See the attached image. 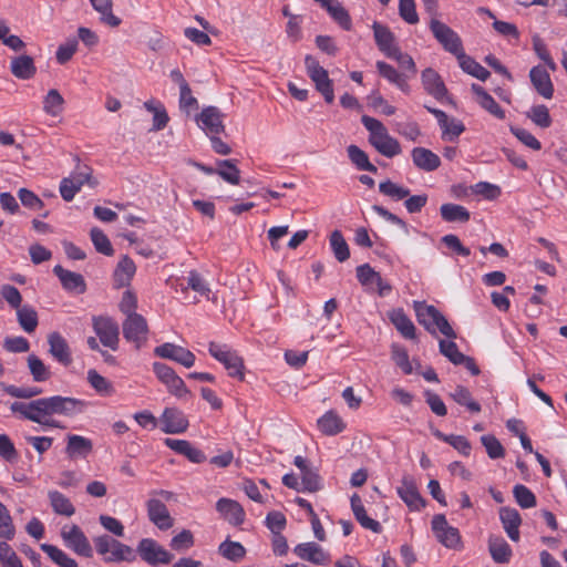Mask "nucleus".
Masks as SVG:
<instances>
[{"label":"nucleus","mask_w":567,"mask_h":567,"mask_svg":"<svg viewBox=\"0 0 567 567\" xmlns=\"http://www.w3.org/2000/svg\"><path fill=\"white\" fill-rule=\"evenodd\" d=\"M421 1L424 6L425 12L432 17L429 28L433 37L446 52L457 58L464 51L462 39L452 28L436 19L439 0Z\"/></svg>","instance_id":"obj_1"},{"label":"nucleus","mask_w":567,"mask_h":567,"mask_svg":"<svg viewBox=\"0 0 567 567\" xmlns=\"http://www.w3.org/2000/svg\"><path fill=\"white\" fill-rule=\"evenodd\" d=\"M361 123L369 132V143L383 156L392 158L401 153L399 141L392 137L384 124L369 115L361 117Z\"/></svg>","instance_id":"obj_2"},{"label":"nucleus","mask_w":567,"mask_h":567,"mask_svg":"<svg viewBox=\"0 0 567 567\" xmlns=\"http://www.w3.org/2000/svg\"><path fill=\"white\" fill-rule=\"evenodd\" d=\"M69 403H71V398L60 395L33 400L31 421L44 426L56 427L59 424L53 417L66 414Z\"/></svg>","instance_id":"obj_3"},{"label":"nucleus","mask_w":567,"mask_h":567,"mask_svg":"<svg viewBox=\"0 0 567 567\" xmlns=\"http://www.w3.org/2000/svg\"><path fill=\"white\" fill-rule=\"evenodd\" d=\"M97 554L104 557L105 563L133 561L136 558L135 551L110 535H102L94 539Z\"/></svg>","instance_id":"obj_4"},{"label":"nucleus","mask_w":567,"mask_h":567,"mask_svg":"<svg viewBox=\"0 0 567 567\" xmlns=\"http://www.w3.org/2000/svg\"><path fill=\"white\" fill-rule=\"evenodd\" d=\"M208 352L214 359L224 365L229 377L236 378L240 381L244 380V360L235 350H231L227 344H219L212 341L208 344Z\"/></svg>","instance_id":"obj_5"},{"label":"nucleus","mask_w":567,"mask_h":567,"mask_svg":"<svg viewBox=\"0 0 567 567\" xmlns=\"http://www.w3.org/2000/svg\"><path fill=\"white\" fill-rule=\"evenodd\" d=\"M305 66L308 76L315 83L316 90L323 96L326 103H333V82L329 79L328 71L310 54L305 58Z\"/></svg>","instance_id":"obj_6"},{"label":"nucleus","mask_w":567,"mask_h":567,"mask_svg":"<svg viewBox=\"0 0 567 567\" xmlns=\"http://www.w3.org/2000/svg\"><path fill=\"white\" fill-rule=\"evenodd\" d=\"M432 532L440 544L449 549L458 550L462 548L460 530L451 526L444 514H436L431 522Z\"/></svg>","instance_id":"obj_7"},{"label":"nucleus","mask_w":567,"mask_h":567,"mask_svg":"<svg viewBox=\"0 0 567 567\" xmlns=\"http://www.w3.org/2000/svg\"><path fill=\"white\" fill-rule=\"evenodd\" d=\"M122 332L127 342L134 343L136 349H141V347L147 341V321L140 313L131 315L124 319L122 323Z\"/></svg>","instance_id":"obj_8"},{"label":"nucleus","mask_w":567,"mask_h":567,"mask_svg":"<svg viewBox=\"0 0 567 567\" xmlns=\"http://www.w3.org/2000/svg\"><path fill=\"white\" fill-rule=\"evenodd\" d=\"M93 328L100 342L113 351L118 349L120 327L115 320L109 317H97L93 319Z\"/></svg>","instance_id":"obj_9"},{"label":"nucleus","mask_w":567,"mask_h":567,"mask_svg":"<svg viewBox=\"0 0 567 567\" xmlns=\"http://www.w3.org/2000/svg\"><path fill=\"white\" fill-rule=\"evenodd\" d=\"M225 115L217 106H205L196 116L195 122L207 136L218 135L225 131Z\"/></svg>","instance_id":"obj_10"},{"label":"nucleus","mask_w":567,"mask_h":567,"mask_svg":"<svg viewBox=\"0 0 567 567\" xmlns=\"http://www.w3.org/2000/svg\"><path fill=\"white\" fill-rule=\"evenodd\" d=\"M141 558L151 566L169 564L174 556L152 538H143L137 545Z\"/></svg>","instance_id":"obj_11"},{"label":"nucleus","mask_w":567,"mask_h":567,"mask_svg":"<svg viewBox=\"0 0 567 567\" xmlns=\"http://www.w3.org/2000/svg\"><path fill=\"white\" fill-rule=\"evenodd\" d=\"M396 493L411 512H420L426 505L417 489L415 480L409 474L403 475L401 484L396 487Z\"/></svg>","instance_id":"obj_12"},{"label":"nucleus","mask_w":567,"mask_h":567,"mask_svg":"<svg viewBox=\"0 0 567 567\" xmlns=\"http://www.w3.org/2000/svg\"><path fill=\"white\" fill-rule=\"evenodd\" d=\"M154 354L163 359L175 361L185 368H192L196 360L192 351L171 342L157 346L154 349Z\"/></svg>","instance_id":"obj_13"},{"label":"nucleus","mask_w":567,"mask_h":567,"mask_svg":"<svg viewBox=\"0 0 567 567\" xmlns=\"http://www.w3.org/2000/svg\"><path fill=\"white\" fill-rule=\"evenodd\" d=\"M161 430L166 434H181L188 429L186 415L176 408H166L159 417Z\"/></svg>","instance_id":"obj_14"},{"label":"nucleus","mask_w":567,"mask_h":567,"mask_svg":"<svg viewBox=\"0 0 567 567\" xmlns=\"http://www.w3.org/2000/svg\"><path fill=\"white\" fill-rule=\"evenodd\" d=\"M293 553L300 559L319 566H326L331 560L330 554L315 542L298 544L295 546Z\"/></svg>","instance_id":"obj_15"},{"label":"nucleus","mask_w":567,"mask_h":567,"mask_svg":"<svg viewBox=\"0 0 567 567\" xmlns=\"http://www.w3.org/2000/svg\"><path fill=\"white\" fill-rule=\"evenodd\" d=\"M75 166L73 167V197L86 186L89 189H95L100 182L96 176L93 175V169L80 162L78 157L73 156Z\"/></svg>","instance_id":"obj_16"},{"label":"nucleus","mask_w":567,"mask_h":567,"mask_svg":"<svg viewBox=\"0 0 567 567\" xmlns=\"http://www.w3.org/2000/svg\"><path fill=\"white\" fill-rule=\"evenodd\" d=\"M148 519L161 530H167L174 525L166 505L157 499L150 498L146 503Z\"/></svg>","instance_id":"obj_17"},{"label":"nucleus","mask_w":567,"mask_h":567,"mask_svg":"<svg viewBox=\"0 0 567 567\" xmlns=\"http://www.w3.org/2000/svg\"><path fill=\"white\" fill-rule=\"evenodd\" d=\"M216 511L233 526H239L245 522V511L237 501L221 497L216 503Z\"/></svg>","instance_id":"obj_18"},{"label":"nucleus","mask_w":567,"mask_h":567,"mask_svg":"<svg viewBox=\"0 0 567 567\" xmlns=\"http://www.w3.org/2000/svg\"><path fill=\"white\" fill-rule=\"evenodd\" d=\"M421 81L426 93L432 95L435 100L441 102L447 95V89L441 75L434 69L426 68L423 70Z\"/></svg>","instance_id":"obj_19"},{"label":"nucleus","mask_w":567,"mask_h":567,"mask_svg":"<svg viewBox=\"0 0 567 567\" xmlns=\"http://www.w3.org/2000/svg\"><path fill=\"white\" fill-rule=\"evenodd\" d=\"M324 9L331 19L346 31L352 28V20L348 10L342 6L339 0H313Z\"/></svg>","instance_id":"obj_20"},{"label":"nucleus","mask_w":567,"mask_h":567,"mask_svg":"<svg viewBox=\"0 0 567 567\" xmlns=\"http://www.w3.org/2000/svg\"><path fill=\"white\" fill-rule=\"evenodd\" d=\"M164 444L174 452L187 457L192 463L200 464L206 461L204 452L195 447L189 441L167 437L164 440Z\"/></svg>","instance_id":"obj_21"},{"label":"nucleus","mask_w":567,"mask_h":567,"mask_svg":"<svg viewBox=\"0 0 567 567\" xmlns=\"http://www.w3.org/2000/svg\"><path fill=\"white\" fill-rule=\"evenodd\" d=\"M372 29L377 47L388 58L393 55V53H395L400 49L395 43L394 34L388 27L374 21L372 24Z\"/></svg>","instance_id":"obj_22"},{"label":"nucleus","mask_w":567,"mask_h":567,"mask_svg":"<svg viewBox=\"0 0 567 567\" xmlns=\"http://www.w3.org/2000/svg\"><path fill=\"white\" fill-rule=\"evenodd\" d=\"M375 66L379 74L390 83L394 84L400 91L405 94L411 92V86L408 83V74L399 72L394 66L384 61H378Z\"/></svg>","instance_id":"obj_23"},{"label":"nucleus","mask_w":567,"mask_h":567,"mask_svg":"<svg viewBox=\"0 0 567 567\" xmlns=\"http://www.w3.org/2000/svg\"><path fill=\"white\" fill-rule=\"evenodd\" d=\"M530 82L536 92L545 97L551 99L554 95V85L549 73L540 65L533 66L529 71Z\"/></svg>","instance_id":"obj_24"},{"label":"nucleus","mask_w":567,"mask_h":567,"mask_svg":"<svg viewBox=\"0 0 567 567\" xmlns=\"http://www.w3.org/2000/svg\"><path fill=\"white\" fill-rule=\"evenodd\" d=\"M350 503L354 518L363 528L369 529L375 534H380L382 532L381 524L378 520L368 516L361 497L358 494H353L351 496Z\"/></svg>","instance_id":"obj_25"},{"label":"nucleus","mask_w":567,"mask_h":567,"mask_svg":"<svg viewBox=\"0 0 567 567\" xmlns=\"http://www.w3.org/2000/svg\"><path fill=\"white\" fill-rule=\"evenodd\" d=\"M471 90L476 95V101L483 110L498 120L505 118V111L483 86L473 83Z\"/></svg>","instance_id":"obj_26"},{"label":"nucleus","mask_w":567,"mask_h":567,"mask_svg":"<svg viewBox=\"0 0 567 567\" xmlns=\"http://www.w3.org/2000/svg\"><path fill=\"white\" fill-rule=\"evenodd\" d=\"M411 157L413 164L424 172H433L441 165L440 157L434 152L425 147H414L411 151Z\"/></svg>","instance_id":"obj_27"},{"label":"nucleus","mask_w":567,"mask_h":567,"mask_svg":"<svg viewBox=\"0 0 567 567\" xmlns=\"http://www.w3.org/2000/svg\"><path fill=\"white\" fill-rule=\"evenodd\" d=\"M415 315L417 322L422 324L431 334H435L434 322L437 321L441 316V311L426 302L416 301L414 303Z\"/></svg>","instance_id":"obj_28"},{"label":"nucleus","mask_w":567,"mask_h":567,"mask_svg":"<svg viewBox=\"0 0 567 567\" xmlns=\"http://www.w3.org/2000/svg\"><path fill=\"white\" fill-rule=\"evenodd\" d=\"M499 519L503 524V527L507 536L513 542H518L519 526L522 524V518L518 511L512 507H502L499 509Z\"/></svg>","instance_id":"obj_29"},{"label":"nucleus","mask_w":567,"mask_h":567,"mask_svg":"<svg viewBox=\"0 0 567 567\" xmlns=\"http://www.w3.org/2000/svg\"><path fill=\"white\" fill-rule=\"evenodd\" d=\"M318 429L320 432L327 436H334L346 430V423L339 416V414L329 410L323 415H321L317 421Z\"/></svg>","instance_id":"obj_30"},{"label":"nucleus","mask_w":567,"mask_h":567,"mask_svg":"<svg viewBox=\"0 0 567 567\" xmlns=\"http://www.w3.org/2000/svg\"><path fill=\"white\" fill-rule=\"evenodd\" d=\"M51 355L60 363L68 365L70 363L69 344L58 332H52L48 337Z\"/></svg>","instance_id":"obj_31"},{"label":"nucleus","mask_w":567,"mask_h":567,"mask_svg":"<svg viewBox=\"0 0 567 567\" xmlns=\"http://www.w3.org/2000/svg\"><path fill=\"white\" fill-rule=\"evenodd\" d=\"M10 70L16 78L21 80H29L33 78L37 72L33 59L24 54L11 61Z\"/></svg>","instance_id":"obj_32"},{"label":"nucleus","mask_w":567,"mask_h":567,"mask_svg":"<svg viewBox=\"0 0 567 567\" xmlns=\"http://www.w3.org/2000/svg\"><path fill=\"white\" fill-rule=\"evenodd\" d=\"M389 318L392 324L405 339L415 338V326L411 321V319L405 315L402 308L394 309L390 313Z\"/></svg>","instance_id":"obj_33"},{"label":"nucleus","mask_w":567,"mask_h":567,"mask_svg":"<svg viewBox=\"0 0 567 567\" xmlns=\"http://www.w3.org/2000/svg\"><path fill=\"white\" fill-rule=\"evenodd\" d=\"M136 267L134 261L128 256H123L118 261L113 277L117 287H125L130 284L135 275Z\"/></svg>","instance_id":"obj_34"},{"label":"nucleus","mask_w":567,"mask_h":567,"mask_svg":"<svg viewBox=\"0 0 567 567\" xmlns=\"http://www.w3.org/2000/svg\"><path fill=\"white\" fill-rule=\"evenodd\" d=\"M488 550L493 560L497 564H506L512 557V548L502 537H491L488 539Z\"/></svg>","instance_id":"obj_35"},{"label":"nucleus","mask_w":567,"mask_h":567,"mask_svg":"<svg viewBox=\"0 0 567 567\" xmlns=\"http://www.w3.org/2000/svg\"><path fill=\"white\" fill-rule=\"evenodd\" d=\"M461 69L478 79L480 81H486L491 75L489 71L475 61L472 56L467 55L464 51L456 58Z\"/></svg>","instance_id":"obj_36"},{"label":"nucleus","mask_w":567,"mask_h":567,"mask_svg":"<svg viewBox=\"0 0 567 567\" xmlns=\"http://www.w3.org/2000/svg\"><path fill=\"white\" fill-rule=\"evenodd\" d=\"M440 214L444 221L447 223H466L471 218L470 212L458 204H443L440 207Z\"/></svg>","instance_id":"obj_37"},{"label":"nucleus","mask_w":567,"mask_h":567,"mask_svg":"<svg viewBox=\"0 0 567 567\" xmlns=\"http://www.w3.org/2000/svg\"><path fill=\"white\" fill-rule=\"evenodd\" d=\"M348 157L353 165L360 171L377 173L378 167L373 165L368 157V154L359 146L351 144L347 147Z\"/></svg>","instance_id":"obj_38"},{"label":"nucleus","mask_w":567,"mask_h":567,"mask_svg":"<svg viewBox=\"0 0 567 567\" xmlns=\"http://www.w3.org/2000/svg\"><path fill=\"white\" fill-rule=\"evenodd\" d=\"M217 175L231 185H238L240 182V171L235 159H218L216 162Z\"/></svg>","instance_id":"obj_39"},{"label":"nucleus","mask_w":567,"mask_h":567,"mask_svg":"<svg viewBox=\"0 0 567 567\" xmlns=\"http://www.w3.org/2000/svg\"><path fill=\"white\" fill-rule=\"evenodd\" d=\"M434 435L440 441H443L450 444L453 449H455L463 456H470L472 451V445L470 441L463 435H454V434H445L441 431H435Z\"/></svg>","instance_id":"obj_40"},{"label":"nucleus","mask_w":567,"mask_h":567,"mask_svg":"<svg viewBox=\"0 0 567 567\" xmlns=\"http://www.w3.org/2000/svg\"><path fill=\"white\" fill-rule=\"evenodd\" d=\"M87 382L102 396H111L115 393L112 382L94 369L87 371Z\"/></svg>","instance_id":"obj_41"},{"label":"nucleus","mask_w":567,"mask_h":567,"mask_svg":"<svg viewBox=\"0 0 567 567\" xmlns=\"http://www.w3.org/2000/svg\"><path fill=\"white\" fill-rule=\"evenodd\" d=\"M450 396L472 413H478L482 410L481 404L473 399L470 390L463 385H457Z\"/></svg>","instance_id":"obj_42"},{"label":"nucleus","mask_w":567,"mask_h":567,"mask_svg":"<svg viewBox=\"0 0 567 567\" xmlns=\"http://www.w3.org/2000/svg\"><path fill=\"white\" fill-rule=\"evenodd\" d=\"M331 250L339 262H344L350 257L349 246L338 229L333 230L329 238Z\"/></svg>","instance_id":"obj_43"},{"label":"nucleus","mask_w":567,"mask_h":567,"mask_svg":"<svg viewBox=\"0 0 567 567\" xmlns=\"http://www.w3.org/2000/svg\"><path fill=\"white\" fill-rule=\"evenodd\" d=\"M27 363L33 381L44 382L51 378L50 368L34 353L28 355Z\"/></svg>","instance_id":"obj_44"},{"label":"nucleus","mask_w":567,"mask_h":567,"mask_svg":"<svg viewBox=\"0 0 567 567\" xmlns=\"http://www.w3.org/2000/svg\"><path fill=\"white\" fill-rule=\"evenodd\" d=\"M94 10H96L101 17V21L110 27H117L121 23V19L112 12V0H90Z\"/></svg>","instance_id":"obj_45"},{"label":"nucleus","mask_w":567,"mask_h":567,"mask_svg":"<svg viewBox=\"0 0 567 567\" xmlns=\"http://www.w3.org/2000/svg\"><path fill=\"white\" fill-rule=\"evenodd\" d=\"M218 553L230 561H239L246 555V548L238 542H233L227 538L218 547Z\"/></svg>","instance_id":"obj_46"},{"label":"nucleus","mask_w":567,"mask_h":567,"mask_svg":"<svg viewBox=\"0 0 567 567\" xmlns=\"http://www.w3.org/2000/svg\"><path fill=\"white\" fill-rule=\"evenodd\" d=\"M379 192L395 202L406 198L411 193L410 188L401 186L391 179L381 182L379 184Z\"/></svg>","instance_id":"obj_47"},{"label":"nucleus","mask_w":567,"mask_h":567,"mask_svg":"<svg viewBox=\"0 0 567 567\" xmlns=\"http://www.w3.org/2000/svg\"><path fill=\"white\" fill-rule=\"evenodd\" d=\"M90 237L93 243V246L95 250L104 256H113L114 255V248L109 239V237L105 235V233L97 228L93 227L90 231Z\"/></svg>","instance_id":"obj_48"},{"label":"nucleus","mask_w":567,"mask_h":567,"mask_svg":"<svg viewBox=\"0 0 567 567\" xmlns=\"http://www.w3.org/2000/svg\"><path fill=\"white\" fill-rule=\"evenodd\" d=\"M17 317L21 328L31 333L38 327V315L37 311L30 306H23L17 309Z\"/></svg>","instance_id":"obj_49"},{"label":"nucleus","mask_w":567,"mask_h":567,"mask_svg":"<svg viewBox=\"0 0 567 567\" xmlns=\"http://www.w3.org/2000/svg\"><path fill=\"white\" fill-rule=\"evenodd\" d=\"M526 116L540 128H548L553 123L549 110L544 104L533 105Z\"/></svg>","instance_id":"obj_50"},{"label":"nucleus","mask_w":567,"mask_h":567,"mask_svg":"<svg viewBox=\"0 0 567 567\" xmlns=\"http://www.w3.org/2000/svg\"><path fill=\"white\" fill-rule=\"evenodd\" d=\"M301 492L316 493L323 487L322 478L317 470L310 467L301 473Z\"/></svg>","instance_id":"obj_51"},{"label":"nucleus","mask_w":567,"mask_h":567,"mask_svg":"<svg viewBox=\"0 0 567 567\" xmlns=\"http://www.w3.org/2000/svg\"><path fill=\"white\" fill-rule=\"evenodd\" d=\"M513 495L516 503L522 508H532L536 506L537 501L535 494L523 484H517L514 486Z\"/></svg>","instance_id":"obj_52"},{"label":"nucleus","mask_w":567,"mask_h":567,"mask_svg":"<svg viewBox=\"0 0 567 567\" xmlns=\"http://www.w3.org/2000/svg\"><path fill=\"white\" fill-rule=\"evenodd\" d=\"M391 358L404 374H411L413 372L412 363L410 362L408 351L404 347L395 343L392 344Z\"/></svg>","instance_id":"obj_53"},{"label":"nucleus","mask_w":567,"mask_h":567,"mask_svg":"<svg viewBox=\"0 0 567 567\" xmlns=\"http://www.w3.org/2000/svg\"><path fill=\"white\" fill-rule=\"evenodd\" d=\"M63 103L64 101L61 94L56 90L52 89L44 97L43 110L49 115L58 116L63 110Z\"/></svg>","instance_id":"obj_54"},{"label":"nucleus","mask_w":567,"mask_h":567,"mask_svg":"<svg viewBox=\"0 0 567 567\" xmlns=\"http://www.w3.org/2000/svg\"><path fill=\"white\" fill-rule=\"evenodd\" d=\"M481 443L486 450L487 455L492 460L502 458L505 455V449L498 439L492 434H486L481 436Z\"/></svg>","instance_id":"obj_55"},{"label":"nucleus","mask_w":567,"mask_h":567,"mask_svg":"<svg viewBox=\"0 0 567 567\" xmlns=\"http://www.w3.org/2000/svg\"><path fill=\"white\" fill-rule=\"evenodd\" d=\"M440 352L446 357L453 364L461 365L464 359V353L458 350L457 344L450 340H440L439 342Z\"/></svg>","instance_id":"obj_56"},{"label":"nucleus","mask_w":567,"mask_h":567,"mask_svg":"<svg viewBox=\"0 0 567 567\" xmlns=\"http://www.w3.org/2000/svg\"><path fill=\"white\" fill-rule=\"evenodd\" d=\"M73 551L84 557L92 556V547L83 532L73 525Z\"/></svg>","instance_id":"obj_57"},{"label":"nucleus","mask_w":567,"mask_h":567,"mask_svg":"<svg viewBox=\"0 0 567 567\" xmlns=\"http://www.w3.org/2000/svg\"><path fill=\"white\" fill-rule=\"evenodd\" d=\"M0 564L2 567H23L21 559L7 540L0 542Z\"/></svg>","instance_id":"obj_58"},{"label":"nucleus","mask_w":567,"mask_h":567,"mask_svg":"<svg viewBox=\"0 0 567 567\" xmlns=\"http://www.w3.org/2000/svg\"><path fill=\"white\" fill-rule=\"evenodd\" d=\"M49 498L55 513L71 516V503L66 496L58 491H51L49 492Z\"/></svg>","instance_id":"obj_59"},{"label":"nucleus","mask_w":567,"mask_h":567,"mask_svg":"<svg viewBox=\"0 0 567 567\" xmlns=\"http://www.w3.org/2000/svg\"><path fill=\"white\" fill-rule=\"evenodd\" d=\"M14 536V526L8 508L0 502V537L10 540Z\"/></svg>","instance_id":"obj_60"},{"label":"nucleus","mask_w":567,"mask_h":567,"mask_svg":"<svg viewBox=\"0 0 567 567\" xmlns=\"http://www.w3.org/2000/svg\"><path fill=\"white\" fill-rule=\"evenodd\" d=\"M357 278L359 282L364 286H371L374 281H381V276L369 264H363L357 267Z\"/></svg>","instance_id":"obj_61"},{"label":"nucleus","mask_w":567,"mask_h":567,"mask_svg":"<svg viewBox=\"0 0 567 567\" xmlns=\"http://www.w3.org/2000/svg\"><path fill=\"white\" fill-rule=\"evenodd\" d=\"M399 14L409 24L419 22L414 0H399Z\"/></svg>","instance_id":"obj_62"},{"label":"nucleus","mask_w":567,"mask_h":567,"mask_svg":"<svg viewBox=\"0 0 567 567\" xmlns=\"http://www.w3.org/2000/svg\"><path fill=\"white\" fill-rule=\"evenodd\" d=\"M169 545L177 551L187 550L194 546V536L190 530L183 529L172 538Z\"/></svg>","instance_id":"obj_63"},{"label":"nucleus","mask_w":567,"mask_h":567,"mask_svg":"<svg viewBox=\"0 0 567 567\" xmlns=\"http://www.w3.org/2000/svg\"><path fill=\"white\" fill-rule=\"evenodd\" d=\"M265 524L272 534H278L285 529L287 519L281 512L272 511L267 514Z\"/></svg>","instance_id":"obj_64"}]
</instances>
